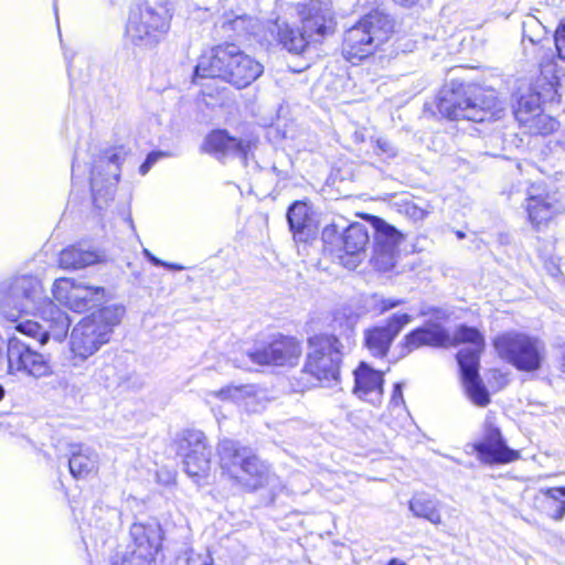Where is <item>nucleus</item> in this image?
Here are the masks:
<instances>
[{
  "instance_id": "nucleus-50",
  "label": "nucleus",
  "mask_w": 565,
  "mask_h": 565,
  "mask_svg": "<svg viewBox=\"0 0 565 565\" xmlns=\"http://www.w3.org/2000/svg\"><path fill=\"white\" fill-rule=\"evenodd\" d=\"M162 267H167V268L173 269V270H182L183 269V267L181 265L170 264V263H166V265H162Z\"/></svg>"
},
{
  "instance_id": "nucleus-54",
  "label": "nucleus",
  "mask_w": 565,
  "mask_h": 565,
  "mask_svg": "<svg viewBox=\"0 0 565 565\" xmlns=\"http://www.w3.org/2000/svg\"><path fill=\"white\" fill-rule=\"evenodd\" d=\"M562 371L565 373V348L562 353Z\"/></svg>"
},
{
  "instance_id": "nucleus-6",
  "label": "nucleus",
  "mask_w": 565,
  "mask_h": 565,
  "mask_svg": "<svg viewBox=\"0 0 565 565\" xmlns=\"http://www.w3.org/2000/svg\"><path fill=\"white\" fill-rule=\"evenodd\" d=\"M220 467L238 484L255 491L269 484L271 473L268 465L255 455L252 448L239 441L224 438L217 445Z\"/></svg>"
},
{
  "instance_id": "nucleus-7",
  "label": "nucleus",
  "mask_w": 565,
  "mask_h": 565,
  "mask_svg": "<svg viewBox=\"0 0 565 565\" xmlns=\"http://www.w3.org/2000/svg\"><path fill=\"white\" fill-rule=\"evenodd\" d=\"M493 345L499 356L519 371H539L546 359L545 342L526 332H504L494 339Z\"/></svg>"
},
{
  "instance_id": "nucleus-52",
  "label": "nucleus",
  "mask_w": 565,
  "mask_h": 565,
  "mask_svg": "<svg viewBox=\"0 0 565 565\" xmlns=\"http://www.w3.org/2000/svg\"><path fill=\"white\" fill-rule=\"evenodd\" d=\"M354 140L356 142H363L365 139H364V135L360 131H355L354 132Z\"/></svg>"
},
{
  "instance_id": "nucleus-33",
  "label": "nucleus",
  "mask_w": 565,
  "mask_h": 565,
  "mask_svg": "<svg viewBox=\"0 0 565 565\" xmlns=\"http://www.w3.org/2000/svg\"><path fill=\"white\" fill-rule=\"evenodd\" d=\"M522 126L532 135H548L557 128L558 122L545 115L542 109L540 114L531 117L529 122H523Z\"/></svg>"
},
{
  "instance_id": "nucleus-35",
  "label": "nucleus",
  "mask_w": 565,
  "mask_h": 565,
  "mask_svg": "<svg viewBox=\"0 0 565 565\" xmlns=\"http://www.w3.org/2000/svg\"><path fill=\"white\" fill-rule=\"evenodd\" d=\"M15 328L20 333L38 340L40 345L45 344L49 340L43 323L33 320H25L19 322Z\"/></svg>"
},
{
  "instance_id": "nucleus-37",
  "label": "nucleus",
  "mask_w": 565,
  "mask_h": 565,
  "mask_svg": "<svg viewBox=\"0 0 565 565\" xmlns=\"http://www.w3.org/2000/svg\"><path fill=\"white\" fill-rule=\"evenodd\" d=\"M213 559L207 552L199 553L193 550L184 552L177 558V565H212Z\"/></svg>"
},
{
  "instance_id": "nucleus-44",
  "label": "nucleus",
  "mask_w": 565,
  "mask_h": 565,
  "mask_svg": "<svg viewBox=\"0 0 565 565\" xmlns=\"http://www.w3.org/2000/svg\"><path fill=\"white\" fill-rule=\"evenodd\" d=\"M402 302H403L402 300L382 299L380 312L383 313L390 309H393V308L399 306Z\"/></svg>"
},
{
  "instance_id": "nucleus-34",
  "label": "nucleus",
  "mask_w": 565,
  "mask_h": 565,
  "mask_svg": "<svg viewBox=\"0 0 565 565\" xmlns=\"http://www.w3.org/2000/svg\"><path fill=\"white\" fill-rule=\"evenodd\" d=\"M541 493L544 495L548 504H555L552 518L555 520H562L565 515V487L541 489Z\"/></svg>"
},
{
  "instance_id": "nucleus-15",
  "label": "nucleus",
  "mask_w": 565,
  "mask_h": 565,
  "mask_svg": "<svg viewBox=\"0 0 565 565\" xmlns=\"http://www.w3.org/2000/svg\"><path fill=\"white\" fill-rule=\"evenodd\" d=\"M52 294L60 303L75 312H83L104 298L102 287H93L73 278H58L54 281Z\"/></svg>"
},
{
  "instance_id": "nucleus-21",
  "label": "nucleus",
  "mask_w": 565,
  "mask_h": 565,
  "mask_svg": "<svg viewBox=\"0 0 565 565\" xmlns=\"http://www.w3.org/2000/svg\"><path fill=\"white\" fill-rule=\"evenodd\" d=\"M383 383V373L374 370L365 362H361L354 371V394L372 404L381 402Z\"/></svg>"
},
{
  "instance_id": "nucleus-55",
  "label": "nucleus",
  "mask_w": 565,
  "mask_h": 565,
  "mask_svg": "<svg viewBox=\"0 0 565 565\" xmlns=\"http://www.w3.org/2000/svg\"><path fill=\"white\" fill-rule=\"evenodd\" d=\"M4 395H6V390H4L3 385L0 384V401L3 399Z\"/></svg>"
},
{
  "instance_id": "nucleus-49",
  "label": "nucleus",
  "mask_w": 565,
  "mask_h": 565,
  "mask_svg": "<svg viewBox=\"0 0 565 565\" xmlns=\"http://www.w3.org/2000/svg\"><path fill=\"white\" fill-rule=\"evenodd\" d=\"M557 84V77L553 75V77L548 81V92L555 90V85Z\"/></svg>"
},
{
  "instance_id": "nucleus-42",
  "label": "nucleus",
  "mask_w": 565,
  "mask_h": 565,
  "mask_svg": "<svg viewBox=\"0 0 565 565\" xmlns=\"http://www.w3.org/2000/svg\"><path fill=\"white\" fill-rule=\"evenodd\" d=\"M245 21V17H236L234 20H228L227 22H224L222 29L224 32L239 31Z\"/></svg>"
},
{
  "instance_id": "nucleus-5",
  "label": "nucleus",
  "mask_w": 565,
  "mask_h": 565,
  "mask_svg": "<svg viewBox=\"0 0 565 565\" xmlns=\"http://www.w3.org/2000/svg\"><path fill=\"white\" fill-rule=\"evenodd\" d=\"M124 312V307L106 306L83 318L73 328L70 348L74 367H81L109 342L114 327L120 322Z\"/></svg>"
},
{
  "instance_id": "nucleus-3",
  "label": "nucleus",
  "mask_w": 565,
  "mask_h": 565,
  "mask_svg": "<svg viewBox=\"0 0 565 565\" xmlns=\"http://www.w3.org/2000/svg\"><path fill=\"white\" fill-rule=\"evenodd\" d=\"M358 316H342L334 320L338 335L320 334L309 339V351L303 372L312 375L321 384L338 382L343 350L354 342Z\"/></svg>"
},
{
  "instance_id": "nucleus-13",
  "label": "nucleus",
  "mask_w": 565,
  "mask_h": 565,
  "mask_svg": "<svg viewBox=\"0 0 565 565\" xmlns=\"http://www.w3.org/2000/svg\"><path fill=\"white\" fill-rule=\"evenodd\" d=\"M177 455L182 457L184 471L196 483L207 477L211 468V449L206 436L198 429H184L175 438Z\"/></svg>"
},
{
  "instance_id": "nucleus-24",
  "label": "nucleus",
  "mask_w": 565,
  "mask_h": 565,
  "mask_svg": "<svg viewBox=\"0 0 565 565\" xmlns=\"http://www.w3.org/2000/svg\"><path fill=\"white\" fill-rule=\"evenodd\" d=\"M297 11L302 21V31L299 35H328L334 32L332 18L320 14L317 2L298 3Z\"/></svg>"
},
{
  "instance_id": "nucleus-31",
  "label": "nucleus",
  "mask_w": 565,
  "mask_h": 565,
  "mask_svg": "<svg viewBox=\"0 0 565 565\" xmlns=\"http://www.w3.org/2000/svg\"><path fill=\"white\" fill-rule=\"evenodd\" d=\"M409 510L417 518H423L433 524H440L441 516L438 512V501L426 494H417L409 501Z\"/></svg>"
},
{
  "instance_id": "nucleus-23",
  "label": "nucleus",
  "mask_w": 565,
  "mask_h": 565,
  "mask_svg": "<svg viewBox=\"0 0 565 565\" xmlns=\"http://www.w3.org/2000/svg\"><path fill=\"white\" fill-rule=\"evenodd\" d=\"M34 315L41 317L49 339L53 338L60 341L66 335L71 319L64 310L54 305L47 297L44 298L41 308Z\"/></svg>"
},
{
  "instance_id": "nucleus-17",
  "label": "nucleus",
  "mask_w": 565,
  "mask_h": 565,
  "mask_svg": "<svg viewBox=\"0 0 565 565\" xmlns=\"http://www.w3.org/2000/svg\"><path fill=\"white\" fill-rule=\"evenodd\" d=\"M301 355V345L290 337H280L269 344L248 353L249 359L259 365L294 366Z\"/></svg>"
},
{
  "instance_id": "nucleus-40",
  "label": "nucleus",
  "mask_w": 565,
  "mask_h": 565,
  "mask_svg": "<svg viewBox=\"0 0 565 565\" xmlns=\"http://www.w3.org/2000/svg\"><path fill=\"white\" fill-rule=\"evenodd\" d=\"M404 404V397H403V384L402 383H395L393 393L391 396L390 405L393 407H398Z\"/></svg>"
},
{
  "instance_id": "nucleus-16",
  "label": "nucleus",
  "mask_w": 565,
  "mask_h": 565,
  "mask_svg": "<svg viewBox=\"0 0 565 565\" xmlns=\"http://www.w3.org/2000/svg\"><path fill=\"white\" fill-rule=\"evenodd\" d=\"M372 228L374 239L372 262L377 270L388 271L396 264L403 235L379 217H375Z\"/></svg>"
},
{
  "instance_id": "nucleus-28",
  "label": "nucleus",
  "mask_w": 565,
  "mask_h": 565,
  "mask_svg": "<svg viewBox=\"0 0 565 565\" xmlns=\"http://www.w3.org/2000/svg\"><path fill=\"white\" fill-rule=\"evenodd\" d=\"M394 20L388 14L381 10H374L356 22L352 30L361 31L366 35L388 34L394 32Z\"/></svg>"
},
{
  "instance_id": "nucleus-19",
  "label": "nucleus",
  "mask_w": 565,
  "mask_h": 565,
  "mask_svg": "<svg viewBox=\"0 0 565 565\" xmlns=\"http://www.w3.org/2000/svg\"><path fill=\"white\" fill-rule=\"evenodd\" d=\"M130 536L136 546L132 551L134 558L152 559L160 550L162 531L156 520L135 522L130 527Z\"/></svg>"
},
{
  "instance_id": "nucleus-38",
  "label": "nucleus",
  "mask_w": 565,
  "mask_h": 565,
  "mask_svg": "<svg viewBox=\"0 0 565 565\" xmlns=\"http://www.w3.org/2000/svg\"><path fill=\"white\" fill-rule=\"evenodd\" d=\"M254 394V387L250 385L244 386H226L217 392V396L222 399L241 401Z\"/></svg>"
},
{
  "instance_id": "nucleus-39",
  "label": "nucleus",
  "mask_w": 565,
  "mask_h": 565,
  "mask_svg": "<svg viewBox=\"0 0 565 565\" xmlns=\"http://www.w3.org/2000/svg\"><path fill=\"white\" fill-rule=\"evenodd\" d=\"M282 49L295 55H302L309 47L307 38H279Z\"/></svg>"
},
{
  "instance_id": "nucleus-10",
  "label": "nucleus",
  "mask_w": 565,
  "mask_h": 565,
  "mask_svg": "<svg viewBox=\"0 0 565 565\" xmlns=\"http://www.w3.org/2000/svg\"><path fill=\"white\" fill-rule=\"evenodd\" d=\"M7 373L18 379L41 380L54 374L51 355L40 352L32 342L11 337L7 343Z\"/></svg>"
},
{
  "instance_id": "nucleus-8",
  "label": "nucleus",
  "mask_w": 565,
  "mask_h": 565,
  "mask_svg": "<svg viewBox=\"0 0 565 565\" xmlns=\"http://www.w3.org/2000/svg\"><path fill=\"white\" fill-rule=\"evenodd\" d=\"M321 239L324 250L340 258L345 267L355 268L365 256L370 233L361 223L347 227L332 223L322 230Z\"/></svg>"
},
{
  "instance_id": "nucleus-11",
  "label": "nucleus",
  "mask_w": 565,
  "mask_h": 565,
  "mask_svg": "<svg viewBox=\"0 0 565 565\" xmlns=\"http://www.w3.org/2000/svg\"><path fill=\"white\" fill-rule=\"evenodd\" d=\"M126 157L124 147H115L106 149L95 160L90 172V189L96 207L103 209L114 198Z\"/></svg>"
},
{
  "instance_id": "nucleus-18",
  "label": "nucleus",
  "mask_w": 565,
  "mask_h": 565,
  "mask_svg": "<svg viewBox=\"0 0 565 565\" xmlns=\"http://www.w3.org/2000/svg\"><path fill=\"white\" fill-rule=\"evenodd\" d=\"M408 313H395L385 326H375L364 331V344L373 356L384 358L402 329L412 322Z\"/></svg>"
},
{
  "instance_id": "nucleus-20",
  "label": "nucleus",
  "mask_w": 565,
  "mask_h": 565,
  "mask_svg": "<svg viewBox=\"0 0 565 565\" xmlns=\"http://www.w3.org/2000/svg\"><path fill=\"white\" fill-rule=\"evenodd\" d=\"M203 149L217 160H224L232 156L246 161L250 150V141L237 139L224 129H216L206 136Z\"/></svg>"
},
{
  "instance_id": "nucleus-51",
  "label": "nucleus",
  "mask_w": 565,
  "mask_h": 565,
  "mask_svg": "<svg viewBox=\"0 0 565 565\" xmlns=\"http://www.w3.org/2000/svg\"><path fill=\"white\" fill-rule=\"evenodd\" d=\"M273 170L276 172V174L278 177H280L281 179H287L288 178V173L287 172H284L281 170H279L277 167H273Z\"/></svg>"
},
{
  "instance_id": "nucleus-14",
  "label": "nucleus",
  "mask_w": 565,
  "mask_h": 565,
  "mask_svg": "<svg viewBox=\"0 0 565 565\" xmlns=\"http://www.w3.org/2000/svg\"><path fill=\"white\" fill-rule=\"evenodd\" d=\"M471 447L478 459L490 466L510 463L520 457L518 450L507 445L500 428L490 416L484 420L480 440L473 443Z\"/></svg>"
},
{
  "instance_id": "nucleus-29",
  "label": "nucleus",
  "mask_w": 565,
  "mask_h": 565,
  "mask_svg": "<svg viewBox=\"0 0 565 565\" xmlns=\"http://www.w3.org/2000/svg\"><path fill=\"white\" fill-rule=\"evenodd\" d=\"M375 50L374 38H344L342 43V55L353 65L372 55Z\"/></svg>"
},
{
  "instance_id": "nucleus-53",
  "label": "nucleus",
  "mask_w": 565,
  "mask_h": 565,
  "mask_svg": "<svg viewBox=\"0 0 565 565\" xmlns=\"http://www.w3.org/2000/svg\"><path fill=\"white\" fill-rule=\"evenodd\" d=\"M387 565H406L404 562L397 559V558H392Z\"/></svg>"
},
{
  "instance_id": "nucleus-25",
  "label": "nucleus",
  "mask_w": 565,
  "mask_h": 565,
  "mask_svg": "<svg viewBox=\"0 0 565 565\" xmlns=\"http://www.w3.org/2000/svg\"><path fill=\"white\" fill-rule=\"evenodd\" d=\"M68 455V469L74 478H85L97 471L98 454L90 447L82 444L70 445Z\"/></svg>"
},
{
  "instance_id": "nucleus-22",
  "label": "nucleus",
  "mask_w": 565,
  "mask_h": 565,
  "mask_svg": "<svg viewBox=\"0 0 565 565\" xmlns=\"http://www.w3.org/2000/svg\"><path fill=\"white\" fill-rule=\"evenodd\" d=\"M527 217L536 231H541L547 223L561 212V205L551 194L530 193L526 199Z\"/></svg>"
},
{
  "instance_id": "nucleus-26",
  "label": "nucleus",
  "mask_w": 565,
  "mask_h": 565,
  "mask_svg": "<svg viewBox=\"0 0 565 565\" xmlns=\"http://www.w3.org/2000/svg\"><path fill=\"white\" fill-rule=\"evenodd\" d=\"M100 260L96 250L85 248L83 245H71L64 248L58 256L60 266L64 269H81Z\"/></svg>"
},
{
  "instance_id": "nucleus-48",
  "label": "nucleus",
  "mask_w": 565,
  "mask_h": 565,
  "mask_svg": "<svg viewBox=\"0 0 565 565\" xmlns=\"http://www.w3.org/2000/svg\"><path fill=\"white\" fill-rule=\"evenodd\" d=\"M554 35H565V18L559 21Z\"/></svg>"
},
{
  "instance_id": "nucleus-57",
  "label": "nucleus",
  "mask_w": 565,
  "mask_h": 565,
  "mask_svg": "<svg viewBox=\"0 0 565 565\" xmlns=\"http://www.w3.org/2000/svg\"><path fill=\"white\" fill-rule=\"evenodd\" d=\"M458 237H463V234L461 232H458Z\"/></svg>"
},
{
  "instance_id": "nucleus-2",
  "label": "nucleus",
  "mask_w": 565,
  "mask_h": 565,
  "mask_svg": "<svg viewBox=\"0 0 565 565\" xmlns=\"http://www.w3.org/2000/svg\"><path fill=\"white\" fill-rule=\"evenodd\" d=\"M439 114L449 120H470L476 122L499 120L505 108L493 93L457 81L446 83L437 98Z\"/></svg>"
},
{
  "instance_id": "nucleus-30",
  "label": "nucleus",
  "mask_w": 565,
  "mask_h": 565,
  "mask_svg": "<svg viewBox=\"0 0 565 565\" xmlns=\"http://www.w3.org/2000/svg\"><path fill=\"white\" fill-rule=\"evenodd\" d=\"M542 110V97L539 92L530 88L526 93L521 94L514 105V117L522 125L529 122L531 117L536 116Z\"/></svg>"
},
{
  "instance_id": "nucleus-9",
  "label": "nucleus",
  "mask_w": 565,
  "mask_h": 565,
  "mask_svg": "<svg viewBox=\"0 0 565 565\" xmlns=\"http://www.w3.org/2000/svg\"><path fill=\"white\" fill-rule=\"evenodd\" d=\"M46 296L41 280L33 275H15L0 284L1 305L9 320L35 313Z\"/></svg>"
},
{
  "instance_id": "nucleus-56",
  "label": "nucleus",
  "mask_w": 565,
  "mask_h": 565,
  "mask_svg": "<svg viewBox=\"0 0 565 565\" xmlns=\"http://www.w3.org/2000/svg\"><path fill=\"white\" fill-rule=\"evenodd\" d=\"M418 216H419V217H423V216H424V211H423V210H418Z\"/></svg>"
},
{
  "instance_id": "nucleus-47",
  "label": "nucleus",
  "mask_w": 565,
  "mask_h": 565,
  "mask_svg": "<svg viewBox=\"0 0 565 565\" xmlns=\"http://www.w3.org/2000/svg\"><path fill=\"white\" fill-rule=\"evenodd\" d=\"M145 256L148 258L149 262H151L154 266H162L166 265V262L157 258L154 255H152L148 249H143Z\"/></svg>"
},
{
  "instance_id": "nucleus-36",
  "label": "nucleus",
  "mask_w": 565,
  "mask_h": 565,
  "mask_svg": "<svg viewBox=\"0 0 565 565\" xmlns=\"http://www.w3.org/2000/svg\"><path fill=\"white\" fill-rule=\"evenodd\" d=\"M370 143L372 152L382 161L393 159L397 156V148L387 138H371Z\"/></svg>"
},
{
  "instance_id": "nucleus-41",
  "label": "nucleus",
  "mask_w": 565,
  "mask_h": 565,
  "mask_svg": "<svg viewBox=\"0 0 565 565\" xmlns=\"http://www.w3.org/2000/svg\"><path fill=\"white\" fill-rule=\"evenodd\" d=\"M162 156H163V153H162V152H156V151L150 152V153L147 156V158H146L145 162L140 166V168H139V172H140L142 175H145V174L150 170V168H151V167H152V166L158 161V159H159L160 157H162Z\"/></svg>"
},
{
  "instance_id": "nucleus-1",
  "label": "nucleus",
  "mask_w": 565,
  "mask_h": 565,
  "mask_svg": "<svg viewBox=\"0 0 565 565\" xmlns=\"http://www.w3.org/2000/svg\"><path fill=\"white\" fill-rule=\"evenodd\" d=\"M461 343L471 345L457 353L462 385L476 405L486 406L490 402V396L479 374L480 354L486 343L478 329L460 324L451 335L441 324L431 323L411 331L403 339V345L408 353L424 345L440 348Z\"/></svg>"
},
{
  "instance_id": "nucleus-43",
  "label": "nucleus",
  "mask_w": 565,
  "mask_h": 565,
  "mask_svg": "<svg viewBox=\"0 0 565 565\" xmlns=\"http://www.w3.org/2000/svg\"><path fill=\"white\" fill-rule=\"evenodd\" d=\"M60 43L62 45V49L64 50L65 60L67 61L68 74H70V76H72V73L74 72V68H75L74 63H73L74 56L68 53V51H67L68 44L64 41L63 38H60Z\"/></svg>"
},
{
  "instance_id": "nucleus-45",
  "label": "nucleus",
  "mask_w": 565,
  "mask_h": 565,
  "mask_svg": "<svg viewBox=\"0 0 565 565\" xmlns=\"http://www.w3.org/2000/svg\"><path fill=\"white\" fill-rule=\"evenodd\" d=\"M553 40L558 57L565 61V38H553Z\"/></svg>"
},
{
  "instance_id": "nucleus-46",
  "label": "nucleus",
  "mask_w": 565,
  "mask_h": 565,
  "mask_svg": "<svg viewBox=\"0 0 565 565\" xmlns=\"http://www.w3.org/2000/svg\"><path fill=\"white\" fill-rule=\"evenodd\" d=\"M395 4L402 7V8H406V9H409V8H413L414 6H416L419 0H392Z\"/></svg>"
},
{
  "instance_id": "nucleus-32",
  "label": "nucleus",
  "mask_w": 565,
  "mask_h": 565,
  "mask_svg": "<svg viewBox=\"0 0 565 565\" xmlns=\"http://www.w3.org/2000/svg\"><path fill=\"white\" fill-rule=\"evenodd\" d=\"M120 518L121 513L117 508L99 503L95 504L92 509L90 522L96 527L111 531L120 526Z\"/></svg>"
},
{
  "instance_id": "nucleus-4",
  "label": "nucleus",
  "mask_w": 565,
  "mask_h": 565,
  "mask_svg": "<svg viewBox=\"0 0 565 565\" xmlns=\"http://www.w3.org/2000/svg\"><path fill=\"white\" fill-rule=\"evenodd\" d=\"M264 72L263 65L232 43L217 45L202 54L194 68L195 77H220L237 88H245Z\"/></svg>"
},
{
  "instance_id": "nucleus-27",
  "label": "nucleus",
  "mask_w": 565,
  "mask_h": 565,
  "mask_svg": "<svg viewBox=\"0 0 565 565\" xmlns=\"http://www.w3.org/2000/svg\"><path fill=\"white\" fill-rule=\"evenodd\" d=\"M287 221L294 237L306 242L310 236V207L301 201L294 202L287 211Z\"/></svg>"
},
{
  "instance_id": "nucleus-12",
  "label": "nucleus",
  "mask_w": 565,
  "mask_h": 565,
  "mask_svg": "<svg viewBox=\"0 0 565 565\" xmlns=\"http://www.w3.org/2000/svg\"><path fill=\"white\" fill-rule=\"evenodd\" d=\"M172 14V6L169 0H160L153 3L139 0L130 6L126 25L127 33H137L138 35L166 34L170 30Z\"/></svg>"
}]
</instances>
